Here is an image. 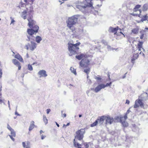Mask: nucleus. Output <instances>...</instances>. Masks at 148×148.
<instances>
[{
	"instance_id": "obj_1",
	"label": "nucleus",
	"mask_w": 148,
	"mask_h": 148,
	"mask_svg": "<svg viewBox=\"0 0 148 148\" xmlns=\"http://www.w3.org/2000/svg\"><path fill=\"white\" fill-rule=\"evenodd\" d=\"M27 20L28 21V25L31 29H28L27 32L30 35L28 36V41H30L32 40H34V37L32 35L35 34H36L38 32L39 29L38 26L37 25H35L36 22L33 19V15H29L28 16Z\"/></svg>"
},
{
	"instance_id": "obj_2",
	"label": "nucleus",
	"mask_w": 148,
	"mask_h": 148,
	"mask_svg": "<svg viewBox=\"0 0 148 148\" xmlns=\"http://www.w3.org/2000/svg\"><path fill=\"white\" fill-rule=\"evenodd\" d=\"M89 56L86 54L82 53L76 56L75 58L79 60L82 59L79 63V65L83 68H87L90 65V61L88 59Z\"/></svg>"
},
{
	"instance_id": "obj_3",
	"label": "nucleus",
	"mask_w": 148,
	"mask_h": 148,
	"mask_svg": "<svg viewBox=\"0 0 148 148\" xmlns=\"http://www.w3.org/2000/svg\"><path fill=\"white\" fill-rule=\"evenodd\" d=\"M79 19L80 16L79 15H74L68 18L66 21L67 26L71 30L72 32L75 30V28L74 26V25L76 24L78 19Z\"/></svg>"
},
{
	"instance_id": "obj_4",
	"label": "nucleus",
	"mask_w": 148,
	"mask_h": 148,
	"mask_svg": "<svg viewBox=\"0 0 148 148\" xmlns=\"http://www.w3.org/2000/svg\"><path fill=\"white\" fill-rule=\"evenodd\" d=\"M80 44V42H78L75 44L70 43H68V50L70 52V56L77 54L79 49V46Z\"/></svg>"
},
{
	"instance_id": "obj_5",
	"label": "nucleus",
	"mask_w": 148,
	"mask_h": 148,
	"mask_svg": "<svg viewBox=\"0 0 148 148\" xmlns=\"http://www.w3.org/2000/svg\"><path fill=\"white\" fill-rule=\"evenodd\" d=\"M86 2V4H84L83 3H79L76 5V7L80 10H84L86 7H92V0H84Z\"/></svg>"
},
{
	"instance_id": "obj_6",
	"label": "nucleus",
	"mask_w": 148,
	"mask_h": 148,
	"mask_svg": "<svg viewBox=\"0 0 148 148\" xmlns=\"http://www.w3.org/2000/svg\"><path fill=\"white\" fill-rule=\"evenodd\" d=\"M85 133V129H81L78 130L76 132L75 138H77L79 140H82L84 137V134Z\"/></svg>"
},
{
	"instance_id": "obj_7",
	"label": "nucleus",
	"mask_w": 148,
	"mask_h": 148,
	"mask_svg": "<svg viewBox=\"0 0 148 148\" xmlns=\"http://www.w3.org/2000/svg\"><path fill=\"white\" fill-rule=\"evenodd\" d=\"M109 30L110 32L114 33V35H116L117 36H120L121 34L123 35V34L121 31L118 33H117V31L118 30H119L120 31H121V30L118 26L115 28H113L111 27L110 28Z\"/></svg>"
},
{
	"instance_id": "obj_8",
	"label": "nucleus",
	"mask_w": 148,
	"mask_h": 148,
	"mask_svg": "<svg viewBox=\"0 0 148 148\" xmlns=\"http://www.w3.org/2000/svg\"><path fill=\"white\" fill-rule=\"evenodd\" d=\"M33 11L31 10L28 11L27 8H26V9L24 10L21 13V17L23 18L24 19H25L27 18H27L28 16L29 15H32L31 14H33Z\"/></svg>"
},
{
	"instance_id": "obj_9",
	"label": "nucleus",
	"mask_w": 148,
	"mask_h": 148,
	"mask_svg": "<svg viewBox=\"0 0 148 148\" xmlns=\"http://www.w3.org/2000/svg\"><path fill=\"white\" fill-rule=\"evenodd\" d=\"M31 44L28 43L25 47L27 50L29 49L32 51H33L36 48V44L32 41H31Z\"/></svg>"
},
{
	"instance_id": "obj_10",
	"label": "nucleus",
	"mask_w": 148,
	"mask_h": 148,
	"mask_svg": "<svg viewBox=\"0 0 148 148\" xmlns=\"http://www.w3.org/2000/svg\"><path fill=\"white\" fill-rule=\"evenodd\" d=\"M139 106L141 107H143V103L142 100L138 99L136 100L134 107V108H136Z\"/></svg>"
},
{
	"instance_id": "obj_11",
	"label": "nucleus",
	"mask_w": 148,
	"mask_h": 148,
	"mask_svg": "<svg viewBox=\"0 0 148 148\" xmlns=\"http://www.w3.org/2000/svg\"><path fill=\"white\" fill-rule=\"evenodd\" d=\"M114 119L110 116L109 115L106 116L105 121L106 124H111L114 122Z\"/></svg>"
},
{
	"instance_id": "obj_12",
	"label": "nucleus",
	"mask_w": 148,
	"mask_h": 148,
	"mask_svg": "<svg viewBox=\"0 0 148 148\" xmlns=\"http://www.w3.org/2000/svg\"><path fill=\"white\" fill-rule=\"evenodd\" d=\"M38 74L40 75V77H45L47 76L46 71L44 70L40 71L38 73Z\"/></svg>"
},
{
	"instance_id": "obj_13",
	"label": "nucleus",
	"mask_w": 148,
	"mask_h": 148,
	"mask_svg": "<svg viewBox=\"0 0 148 148\" xmlns=\"http://www.w3.org/2000/svg\"><path fill=\"white\" fill-rule=\"evenodd\" d=\"M143 42L139 41L137 44L136 45V48L138 49V51H140L142 49H143Z\"/></svg>"
},
{
	"instance_id": "obj_14",
	"label": "nucleus",
	"mask_w": 148,
	"mask_h": 148,
	"mask_svg": "<svg viewBox=\"0 0 148 148\" xmlns=\"http://www.w3.org/2000/svg\"><path fill=\"white\" fill-rule=\"evenodd\" d=\"M140 29L139 26H136L131 30V33L134 34H137L139 32Z\"/></svg>"
},
{
	"instance_id": "obj_15",
	"label": "nucleus",
	"mask_w": 148,
	"mask_h": 148,
	"mask_svg": "<svg viewBox=\"0 0 148 148\" xmlns=\"http://www.w3.org/2000/svg\"><path fill=\"white\" fill-rule=\"evenodd\" d=\"M102 88H104L103 86V84H100L98 85L95 88L94 91L95 92H97Z\"/></svg>"
},
{
	"instance_id": "obj_16",
	"label": "nucleus",
	"mask_w": 148,
	"mask_h": 148,
	"mask_svg": "<svg viewBox=\"0 0 148 148\" xmlns=\"http://www.w3.org/2000/svg\"><path fill=\"white\" fill-rule=\"evenodd\" d=\"M12 62L16 65L18 67V70H20L21 69V64L16 60L13 59L12 60Z\"/></svg>"
},
{
	"instance_id": "obj_17",
	"label": "nucleus",
	"mask_w": 148,
	"mask_h": 148,
	"mask_svg": "<svg viewBox=\"0 0 148 148\" xmlns=\"http://www.w3.org/2000/svg\"><path fill=\"white\" fill-rule=\"evenodd\" d=\"M22 144L24 148H30V144L29 141L23 142Z\"/></svg>"
},
{
	"instance_id": "obj_18",
	"label": "nucleus",
	"mask_w": 148,
	"mask_h": 148,
	"mask_svg": "<svg viewBox=\"0 0 148 148\" xmlns=\"http://www.w3.org/2000/svg\"><path fill=\"white\" fill-rule=\"evenodd\" d=\"M16 135L15 132L13 130L12 131H11V135H9V136L12 140L14 141L15 140V139L13 137H15Z\"/></svg>"
},
{
	"instance_id": "obj_19",
	"label": "nucleus",
	"mask_w": 148,
	"mask_h": 148,
	"mask_svg": "<svg viewBox=\"0 0 148 148\" xmlns=\"http://www.w3.org/2000/svg\"><path fill=\"white\" fill-rule=\"evenodd\" d=\"M106 116H103L97 119L98 121H99L100 123H102L104 120H105Z\"/></svg>"
},
{
	"instance_id": "obj_20",
	"label": "nucleus",
	"mask_w": 148,
	"mask_h": 148,
	"mask_svg": "<svg viewBox=\"0 0 148 148\" xmlns=\"http://www.w3.org/2000/svg\"><path fill=\"white\" fill-rule=\"evenodd\" d=\"M138 53H134L133 54V56L132 57L131 62L132 63L136 59H137L138 57Z\"/></svg>"
},
{
	"instance_id": "obj_21",
	"label": "nucleus",
	"mask_w": 148,
	"mask_h": 148,
	"mask_svg": "<svg viewBox=\"0 0 148 148\" xmlns=\"http://www.w3.org/2000/svg\"><path fill=\"white\" fill-rule=\"evenodd\" d=\"M120 121L123 126L124 127H127L128 126V123L125 120H120Z\"/></svg>"
},
{
	"instance_id": "obj_22",
	"label": "nucleus",
	"mask_w": 148,
	"mask_h": 148,
	"mask_svg": "<svg viewBox=\"0 0 148 148\" xmlns=\"http://www.w3.org/2000/svg\"><path fill=\"white\" fill-rule=\"evenodd\" d=\"M15 58L18 59L20 61L22 62H23V59L22 57L18 53H17L14 56Z\"/></svg>"
},
{
	"instance_id": "obj_23",
	"label": "nucleus",
	"mask_w": 148,
	"mask_h": 148,
	"mask_svg": "<svg viewBox=\"0 0 148 148\" xmlns=\"http://www.w3.org/2000/svg\"><path fill=\"white\" fill-rule=\"evenodd\" d=\"M35 127L34 122L33 121H32L31 122V124L30 125L29 127V131H31Z\"/></svg>"
},
{
	"instance_id": "obj_24",
	"label": "nucleus",
	"mask_w": 148,
	"mask_h": 148,
	"mask_svg": "<svg viewBox=\"0 0 148 148\" xmlns=\"http://www.w3.org/2000/svg\"><path fill=\"white\" fill-rule=\"evenodd\" d=\"M142 9L143 11L145 12L147 11L148 10V4L147 3L144 4Z\"/></svg>"
},
{
	"instance_id": "obj_25",
	"label": "nucleus",
	"mask_w": 148,
	"mask_h": 148,
	"mask_svg": "<svg viewBox=\"0 0 148 148\" xmlns=\"http://www.w3.org/2000/svg\"><path fill=\"white\" fill-rule=\"evenodd\" d=\"M141 5H137L135 6V7L133 9V11L134 12H136L138 11L139 9L141 7Z\"/></svg>"
},
{
	"instance_id": "obj_26",
	"label": "nucleus",
	"mask_w": 148,
	"mask_h": 148,
	"mask_svg": "<svg viewBox=\"0 0 148 148\" xmlns=\"http://www.w3.org/2000/svg\"><path fill=\"white\" fill-rule=\"evenodd\" d=\"M148 18V16H147V14L143 16L141 19V21L143 22V21H146L147 19Z\"/></svg>"
},
{
	"instance_id": "obj_27",
	"label": "nucleus",
	"mask_w": 148,
	"mask_h": 148,
	"mask_svg": "<svg viewBox=\"0 0 148 148\" xmlns=\"http://www.w3.org/2000/svg\"><path fill=\"white\" fill-rule=\"evenodd\" d=\"M42 40V38L40 36H37L36 37V40L37 42L38 43H40V41Z\"/></svg>"
},
{
	"instance_id": "obj_28",
	"label": "nucleus",
	"mask_w": 148,
	"mask_h": 148,
	"mask_svg": "<svg viewBox=\"0 0 148 148\" xmlns=\"http://www.w3.org/2000/svg\"><path fill=\"white\" fill-rule=\"evenodd\" d=\"M94 78L96 79L97 82L101 81L102 79V78L101 76L99 75L97 76H95Z\"/></svg>"
},
{
	"instance_id": "obj_29",
	"label": "nucleus",
	"mask_w": 148,
	"mask_h": 148,
	"mask_svg": "<svg viewBox=\"0 0 148 148\" xmlns=\"http://www.w3.org/2000/svg\"><path fill=\"white\" fill-rule=\"evenodd\" d=\"M86 68L84 70V72L86 73L87 75L88 74L90 71V68L88 67Z\"/></svg>"
},
{
	"instance_id": "obj_30",
	"label": "nucleus",
	"mask_w": 148,
	"mask_h": 148,
	"mask_svg": "<svg viewBox=\"0 0 148 148\" xmlns=\"http://www.w3.org/2000/svg\"><path fill=\"white\" fill-rule=\"evenodd\" d=\"M26 6V4L22 2H21L18 5V7L21 8V7H24Z\"/></svg>"
},
{
	"instance_id": "obj_31",
	"label": "nucleus",
	"mask_w": 148,
	"mask_h": 148,
	"mask_svg": "<svg viewBox=\"0 0 148 148\" xmlns=\"http://www.w3.org/2000/svg\"><path fill=\"white\" fill-rule=\"evenodd\" d=\"M127 118V114H125L124 116L121 117L120 118V120L125 121Z\"/></svg>"
},
{
	"instance_id": "obj_32",
	"label": "nucleus",
	"mask_w": 148,
	"mask_h": 148,
	"mask_svg": "<svg viewBox=\"0 0 148 148\" xmlns=\"http://www.w3.org/2000/svg\"><path fill=\"white\" fill-rule=\"evenodd\" d=\"M98 123V121L97 119L96 121H95V122H94V123H92L91 124L90 127H93L96 126L97 125Z\"/></svg>"
},
{
	"instance_id": "obj_33",
	"label": "nucleus",
	"mask_w": 148,
	"mask_h": 148,
	"mask_svg": "<svg viewBox=\"0 0 148 148\" xmlns=\"http://www.w3.org/2000/svg\"><path fill=\"white\" fill-rule=\"evenodd\" d=\"M112 84V82H110L109 83H107L106 85H105L104 84H103V87L104 88L106 87H108V86H110Z\"/></svg>"
},
{
	"instance_id": "obj_34",
	"label": "nucleus",
	"mask_w": 148,
	"mask_h": 148,
	"mask_svg": "<svg viewBox=\"0 0 148 148\" xmlns=\"http://www.w3.org/2000/svg\"><path fill=\"white\" fill-rule=\"evenodd\" d=\"M82 143V145H83L85 148H88L89 147V143Z\"/></svg>"
},
{
	"instance_id": "obj_35",
	"label": "nucleus",
	"mask_w": 148,
	"mask_h": 148,
	"mask_svg": "<svg viewBox=\"0 0 148 148\" xmlns=\"http://www.w3.org/2000/svg\"><path fill=\"white\" fill-rule=\"evenodd\" d=\"M70 69L71 71L75 75L76 74V70L75 69H74L73 68L71 67Z\"/></svg>"
},
{
	"instance_id": "obj_36",
	"label": "nucleus",
	"mask_w": 148,
	"mask_h": 148,
	"mask_svg": "<svg viewBox=\"0 0 148 148\" xmlns=\"http://www.w3.org/2000/svg\"><path fill=\"white\" fill-rule=\"evenodd\" d=\"M43 120L45 124L48 123V120L45 115H43Z\"/></svg>"
},
{
	"instance_id": "obj_37",
	"label": "nucleus",
	"mask_w": 148,
	"mask_h": 148,
	"mask_svg": "<svg viewBox=\"0 0 148 148\" xmlns=\"http://www.w3.org/2000/svg\"><path fill=\"white\" fill-rule=\"evenodd\" d=\"M28 69L30 71L33 70V68L32 65L29 64L28 65Z\"/></svg>"
},
{
	"instance_id": "obj_38",
	"label": "nucleus",
	"mask_w": 148,
	"mask_h": 148,
	"mask_svg": "<svg viewBox=\"0 0 148 148\" xmlns=\"http://www.w3.org/2000/svg\"><path fill=\"white\" fill-rule=\"evenodd\" d=\"M7 127L8 129L11 131H12L14 130L12 129L10 126L8 124Z\"/></svg>"
},
{
	"instance_id": "obj_39",
	"label": "nucleus",
	"mask_w": 148,
	"mask_h": 148,
	"mask_svg": "<svg viewBox=\"0 0 148 148\" xmlns=\"http://www.w3.org/2000/svg\"><path fill=\"white\" fill-rule=\"evenodd\" d=\"M138 11L139 12V14H138V16L139 17H140V16L141 15V13L142 10H141L139 9Z\"/></svg>"
},
{
	"instance_id": "obj_40",
	"label": "nucleus",
	"mask_w": 148,
	"mask_h": 148,
	"mask_svg": "<svg viewBox=\"0 0 148 148\" xmlns=\"http://www.w3.org/2000/svg\"><path fill=\"white\" fill-rule=\"evenodd\" d=\"M87 82L89 84H90L92 83V82L90 79H87Z\"/></svg>"
},
{
	"instance_id": "obj_41",
	"label": "nucleus",
	"mask_w": 148,
	"mask_h": 148,
	"mask_svg": "<svg viewBox=\"0 0 148 148\" xmlns=\"http://www.w3.org/2000/svg\"><path fill=\"white\" fill-rule=\"evenodd\" d=\"M69 124H70V123H68L66 125L65 124H64L63 125V127H65L67 126H68L69 125Z\"/></svg>"
},
{
	"instance_id": "obj_42",
	"label": "nucleus",
	"mask_w": 148,
	"mask_h": 148,
	"mask_svg": "<svg viewBox=\"0 0 148 148\" xmlns=\"http://www.w3.org/2000/svg\"><path fill=\"white\" fill-rule=\"evenodd\" d=\"M130 14L133 16H138V14H134V13H131Z\"/></svg>"
},
{
	"instance_id": "obj_43",
	"label": "nucleus",
	"mask_w": 148,
	"mask_h": 148,
	"mask_svg": "<svg viewBox=\"0 0 148 148\" xmlns=\"http://www.w3.org/2000/svg\"><path fill=\"white\" fill-rule=\"evenodd\" d=\"M107 75H108V78L109 80L110 81L111 80V78H110V73H108Z\"/></svg>"
},
{
	"instance_id": "obj_44",
	"label": "nucleus",
	"mask_w": 148,
	"mask_h": 148,
	"mask_svg": "<svg viewBox=\"0 0 148 148\" xmlns=\"http://www.w3.org/2000/svg\"><path fill=\"white\" fill-rule=\"evenodd\" d=\"M2 75V70L1 69H0V78L1 77Z\"/></svg>"
},
{
	"instance_id": "obj_45",
	"label": "nucleus",
	"mask_w": 148,
	"mask_h": 148,
	"mask_svg": "<svg viewBox=\"0 0 148 148\" xmlns=\"http://www.w3.org/2000/svg\"><path fill=\"white\" fill-rule=\"evenodd\" d=\"M46 111H47V114H48L49 113V112H50V111H51V110L49 109H48Z\"/></svg>"
},
{
	"instance_id": "obj_46",
	"label": "nucleus",
	"mask_w": 148,
	"mask_h": 148,
	"mask_svg": "<svg viewBox=\"0 0 148 148\" xmlns=\"http://www.w3.org/2000/svg\"><path fill=\"white\" fill-rule=\"evenodd\" d=\"M41 139H43L45 137H46L45 136H44L43 135H41Z\"/></svg>"
},
{
	"instance_id": "obj_47",
	"label": "nucleus",
	"mask_w": 148,
	"mask_h": 148,
	"mask_svg": "<svg viewBox=\"0 0 148 148\" xmlns=\"http://www.w3.org/2000/svg\"><path fill=\"white\" fill-rule=\"evenodd\" d=\"M66 114L65 113H64L62 114V116L63 118L66 117Z\"/></svg>"
},
{
	"instance_id": "obj_48",
	"label": "nucleus",
	"mask_w": 148,
	"mask_h": 148,
	"mask_svg": "<svg viewBox=\"0 0 148 148\" xmlns=\"http://www.w3.org/2000/svg\"><path fill=\"white\" fill-rule=\"evenodd\" d=\"M130 112V109H128L126 113H125V114H126L127 115V114H128Z\"/></svg>"
},
{
	"instance_id": "obj_49",
	"label": "nucleus",
	"mask_w": 148,
	"mask_h": 148,
	"mask_svg": "<svg viewBox=\"0 0 148 148\" xmlns=\"http://www.w3.org/2000/svg\"><path fill=\"white\" fill-rule=\"evenodd\" d=\"M130 103V101L129 100H128L127 99L126 100V103H127L128 104H129Z\"/></svg>"
},
{
	"instance_id": "obj_50",
	"label": "nucleus",
	"mask_w": 148,
	"mask_h": 148,
	"mask_svg": "<svg viewBox=\"0 0 148 148\" xmlns=\"http://www.w3.org/2000/svg\"><path fill=\"white\" fill-rule=\"evenodd\" d=\"M144 37V34H142V35L140 36V38L141 39H143Z\"/></svg>"
},
{
	"instance_id": "obj_51",
	"label": "nucleus",
	"mask_w": 148,
	"mask_h": 148,
	"mask_svg": "<svg viewBox=\"0 0 148 148\" xmlns=\"http://www.w3.org/2000/svg\"><path fill=\"white\" fill-rule=\"evenodd\" d=\"M14 22V20L13 19H12L11 21V24L13 23Z\"/></svg>"
},
{
	"instance_id": "obj_52",
	"label": "nucleus",
	"mask_w": 148,
	"mask_h": 148,
	"mask_svg": "<svg viewBox=\"0 0 148 148\" xmlns=\"http://www.w3.org/2000/svg\"><path fill=\"white\" fill-rule=\"evenodd\" d=\"M15 114L17 115H19L18 114L17 112H15Z\"/></svg>"
},
{
	"instance_id": "obj_53",
	"label": "nucleus",
	"mask_w": 148,
	"mask_h": 148,
	"mask_svg": "<svg viewBox=\"0 0 148 148\" xmlns=\"http://www.w3.org/2000/svg\"><path fill=\"white\" fill-rule=\"evenodd\" d=\"M56 125L58 127H59V125L57 122H56Z\"/></svg>"
},
{
	"instance_id": "obj_54",
	"label": "nucleus",
	"mask_w": 148,
	"mask_h": 148,
	"mask_svg": "<svg viewBox=\"0 0 148 148\" xmlns=\"http://www.w3.org/2000/svg\"><path fill=\"white\" fill-rule=\"evenodd\" d=\"M40 134H41L42 133H43V132L42 130H41L40 131Z\"/></svg>"
},
{
	"instance_id": "obj_55",
	"label": "nucleus",
	"mask_w": 148,
	"mask_h": 148,
	"mask_svg": "<svg viewBox=\"0 0 148 148\" xmlns=\"http://www.w3.org/2000/svg\"><path fill=\"white\" fill-rule=\"evenodd\" d=\"M24 1L26 3H27V0H24Z\"/></svg>"
},
{
	"instance_id": "obj_56",
	"label": "nucleus",
	"mask_w": 148,
	"mask_h": 148,
	"mask_svg": "<svg viewBox=\"0 0 148 148\" xmlns=\"http://www.w3.org/2000/svg\"><path fill=\"white\" fill-rule=\"evenodd\" d=\"M82 116V115H81V114H79V117H81Z\"/></svg>"
},
{
	"instance_id": "obj_57",
	"label": "nucleus",
	"mask_w": 148,
	"mask_h": 148,
	"mask_svg": "<svg viewBox=\"0 0 148 148\" xmlns=\"http://www.w3.org/2000/svg\"><path fill=\"white\" fill-rule=\"evenodd\" d=\"M89 77V76L88 75V74L87 75V79H88V78Z\"/></svg>"
},
{
	"instance_id": "obj_58",
	"label": "nucleus",
	"mask_w": 148,
	"mask_h": 148,
	"mask_svg": "<svg viewBox=\"0 0 148 148\" xmlns=\"http://www.w3.org/2000/svg\"><path fill=\"white\" fill-rule=\"evenodd\" d=\"M145 29H146V30H148V27H146L145 28Z\"/></svg>"
},
{
	"instance_id": "obj_59",
	"label": "nucleus",
	"mask_w": 148,
	"mask_h": 148,
	"mask_svg": "<svg viewBox=\"0 0 148 148\" xmlns=\"http://www.w3.org/2000/svg\"><path fill=\"white\" fill-rule=\"evenodd\" d=\"M1 87L0 88V91H1ZM0 94H1V93H0Z\"/></svg>"
},
{
	"instance_id": "obj_60",
	"label": "nucleus",
	"mask_w": 148,
	"mask_h": 148,
	"mask_svg": "<svg viewBox=\"0 0 148 148\" xmlns=\"http://www.w3.org/2000/svg\"><path fill=\"white\" fill-rule=\"evenodd\" d=\"M143 53V56H145V55H144V54L143 53Z\"/></svg>"
},
{
	"instance_id": "obj_61",
	"label": "nucleus",
	"mask_w": 148,
	"mask_h": 148,
	"mask_svg": "<svg viewBox=\"0 0 148 148\" xmlns=\"http://www.w3.org/2000/svg\"><path fill=\"white\" fill-rule=\"evenodd\" d=\"M125 77V76H123V78H124Z\"/></svg>"
},
{
	"instance_id": "obj_62",
	"label": "nucleus",
	"mask_w": 148,
	"mask_h": 148,
	"mask_svg": "<svg viewBox=\"0 0 148 148\" xmlns=\"http://www.w3.org/2000/svg\"><path fill=\"white\" fill-rule=\"evenodd\" d=\"M135 41L134 40L133 42V43H134V42Z\"/></svg>"
},
{
	"instance_id": "obj_63",
	"label": "nucleus",
	"mask_w": 148,
	"mask_h": 148,
	"mask_svg": "<svg viewBox=\"0 0 148 148\" xmlns=\"http://www.w3.org/2000/svg\"><path fill=\"white\" fill-rule=\"evenodd\" d=\"M141 53H142V52H140V54H141Z\"/></svg>"
},
{
	"instance_id": "obj_64",
	"label": "nucleus",
	"mask_w": 148,
	"mask_h": 148,
	"mask_svg": "<svg viewBox=\"0 0 148 148\" xmlns=\"http://www.w3.org/2000/svg\"><path fill=\"white\" fill-rule=\"evenodd\" d=\"M1 62H0V66H1Z\"/></svg>"
}]
</instances>
